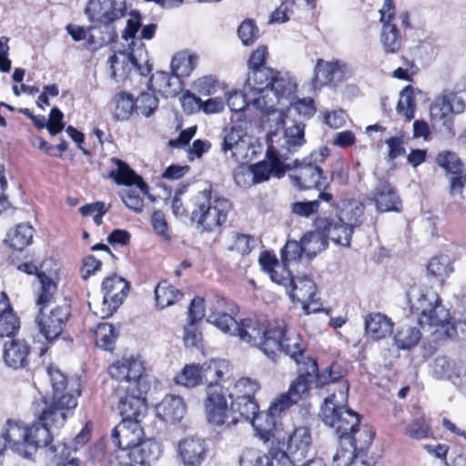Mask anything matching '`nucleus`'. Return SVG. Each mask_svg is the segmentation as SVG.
<instances>
[{"label": "nucleus", "instance_id": "f257e3e1", "mask_svg": "<svg viewBox=\"0 0 466 466\" xmlns=\"http://www.w3.org/2000/svg\"><path fill=\"white\" fill-rule=\"evenodd\" d=\"M108 373L116 380L108 399L111 408L119 412L122 420H141L147 413L143 395L150 388L142 361L122 359L109 367Z\"/></svg>", "mask_w": 466, "mask_h": 466}, {"label": "nucleus", "instance_id": "f03ea898", "mask_svg": "<svg viewBox=\"0 0 466 466\" xmlns=\"http://www.w3.org/2000/svg\"><path fill=\"white\" fill-rule=\"evenodd\" d=\"M46 372L53 390L52 398L48 400L45 397L41 403H35V413L39 420L62 427L77 405L76 396L79 395V391L67 390L66 377L60 370L49 366Z\"/></svg>", "mask_w": 466, "mask_h": 466}, {"label": "nucleus", "instance_id": "7ed1b4c3", "mask_svg": "<svg viewBox=\"0 0 466 466\" xmlns=\"http://www.w3.org/2000/svg\"><path fill=\"white\" fill-rule=\"evenodd\" d=\"M338 393L328 396L321 406V419L329 428L334 430L339 442H349L357 440L355 435L360 431V415L347 408L349 383L339 381L337 384Z\"/></svg>", "mask_w": 466, "mask_h": 466}, {"label": "nucleus", "instance_id": "20e7f679", "mask_svg": "<svg viewBox=\"0 0 466 466\" xmlns=\"http://www.w3.org/2000/svg\"><path fill=\"white\" fill-rule=\"evenodd\" d=\"M230 209V202L225 198L213 196L208 184H205L189 200L192 221L207 231H213L223 225Z\"/></svg>", "mask_w": 466, "mask_h": 466}, {"label": "nucleus", "instance_id": "39448f33", "mask_svg": "<svg viewBox=\"0 0 466 466\" xmlns=\"http://www.w3.org/2000/svg\"><path fill=\"white\" fill-rule=\"evenodd\" d=\"M49 432L44 425L28 426L16 420H8L0 433V453L8 447L25 458H30L41 443H46Z\"/></svg>", "mask_w": 466, "mask_h": 466}, {"label": "nucleus", "instance_id": "423d86ee", "mask_svg": "<svg viewBox=\"0 0 466 466\" xmlns=\"http://www.w3.org/2000/svg\"><path fill=\"white\" fill-rule=\"evenodd\" d=\"M406 297L410 312L418 315V322L422 328L445 327L450 324L449 310L431 288L423 285L410 286Z\"/></svg>", "mask_w": 466, "mask_h": 466}, {"label": "nucleus", "instance_id": "0eeeda50", "mask_svg": "<svg viewBox=\"0 0 466 466\" xmlns=\"http://www.w3.org/2000/svg\"><path fill=\"white\" fill-rule=\"evenodd\" d=\"M329 154L327 147H322L319 151L312 152L309 157L299 162H293L294 170L289 175L293 185L300 190L319 188L326 185V177L322 174L320 164Z\"/></svg>", "mask_w": 466, "mask_h": 466}, {"label": "nucleus", "instance_id": "6e6552de", "mask_svg": "<svg viewBox=\"0 0 466 466\" xmlns=\"http://www.w3.org/2000/svg\"><path fill=\"white\" fill-rule=\"evenodd\" d=\"M279 324H268L258 318H248L238 325L237 335L241 340L259 349L265 355L271 354L278 349V334H274Z\"/></svg>", "mask_w": 466, "mask_h": 466}, {"label": "nucleus", "instance_id": "1a4fd4ad", "mask_svg": "<svg viewBox=\"0 0 466 466\" xmlns=\"http://www.w3.org/2000/svg\"><path fill=\"white\" fill-rule=\"evenodd\" d=\"M464 100L456 93L445 89L432 102L430 106V116L433 126L443 128L442 133L448 137L455 136V114H461L465 109Z\"/></svg>", "mask_w": 466, "mask_h": 466}, {"label": "nucleus", "instance_id": "9d476101", "mask_svg": "<svg viewBox=\"0 0 466 466\" xmlns=\"http://www.w3.org/2000/svg\"><path fill=\"white\" fill-rule=\"evenodd\" d=\"M297 90V83L293 77L287 74L275 72L271 78L270 87L264 89V96L252 98L255 108L263 114L278 111L277 106L281 99L293 100Z\"/></svg>", "mask_w": 466, "mask_h": 466}, {"label": "nucleus", "instance_id": "9b49d317", "mask_svg": "<svg viewBox=\"0 0 466 466\" xmlns=\"http://www.w3.org/2000/svg\"><path fill=\"white\" fill-rule=\"evenodd\" d=\"M318 370V364L313 359H307L304 366L299 367L298 377L290 383L289 390L280 394L277 400V405H282L286 410L296 404L309 391L314 376Z\"/></svg>", "mask_w": 466, "mask_h": 466}, {"label": "nucleus", "instance_id": "f8f14e48", "mask_svg": "<svg viewBox=\"0 0 466 466\" xmlns=\"http://www.w3.org/2000/svg\"><path fill=\"white\" fill-rule=\"evenodd\" d=\"M227 390L223 387L210 388L207 390L205 410L209 423L229 429L238 422L237 415L228 413Z\"/></svg>", "mask_w": 466, "mask_h": 466}, {"label": "nucleus", "instance_id": "ddd939ff", "mask_svg": "<svg viewBox=\"0 0 466 466\" xmlns=\"http://www.w3.org/2000/svg\"><path fill=\"white\" fill-rule=\"evenodd\" d=\"M69 315L70 309L67 304L51 309H39L35 319L39 333L47 342L57 339L66 327Z\"/></svg>", "mask_w": 466, "mask_h": 466}, {"label": "nucleus", "instance_id": "4468645a", "mask_svg": "<svg viewBox=\"0 0 466 466\" xmlns=\"http://www.w3.org/2000/svg\"><path fill=\"white\" fill-rule=\"evenodd\" d=\"M221 150L224 154L230 153L236 161H245L249 153L253 154L251 138L240 126L225 127L220 135Z\"/></svg>", "mask_w": 466, "mask_h": 466}, {"label": "nucleus", "instance_id": "2eb2a0df", "mask_svg": "<svg viewBox=\"0 0 466 466\" xmlns=\"http://www.w3.org/2000/svg\"><path fill=\"white\" fill-rule=\"evenodd\" d=\"M126 10L127 6L123 1L88 0L84 12L89 22L108 25L122 18Z\"/></svg>", "mask_w": 466, "mask_h": 466}, {"label": "nucleus", "instance_id": "dca6fc26", "mask_svg": "<svg viewBox=\"0 0 466 466\" xmlns=\"http://www.w3.org/2000/svg\"><path fill=\"white\" fill-rule=\"evenodd\" d=\"M102 290L104 298L99 315L101 319H106L113 315L127 296L129 284L122 277L112 275L103 281Z\"/></svg>", "mask_w": 466, "mask_h": 466}, {"label": "nucleus", "instance_id": "f3484780", "mask_svg": "<svg viewBox=\"0 0 466 466\" xmlns=\"http://www.w3.org/2000/svg\"><path fill=\"white\" fill-rule=\"evenodd\" d=\"M208 321L218 329L230 335H237L239 323L232 316L237 312V307L226 299L215 296L209 304Z\"/></svg>", "mask_w": 466, "mask_h": 466}, {"label": "nucleus", "instance_id": "a211bd4d", "mask_svg": "<svg viewBox=\"0 0 466 466\" xmlns=\"http://www.w3.org/2000/svg\"><path fill=\"white\" fill-rule=\"evenodd\" d=\"M267 157L268 161H260L257 164L251 165L247 168L246 173L250 177L253 184H258L269 179L271 175L277 177H281L287 169L292 168L289 163L284 162L279 156L274 153V147L272 144L268 145L267 150Z\"/></svg>", "mask_w": 466, "mask_h": 466}, {"label": "nucleus", "instance_id": "6ab92c4d", "mask_svg": "<svg viewBox=\"0 0 466 466\" xmlns=\"http://www.w3.org/2000/svg\"><path fill=\"white\" fill-rule=\"evenodd\" d=\"M142 25L141 15L138 11H131L129 18L127 21V26L122 33V37L128 41L132 40L130 44V57L132 60V68H136L141 76H147L151 71V66L148 64L147 53L143 49H135L136 35L138 33Z\"/></svg>", "mask_w": 466, "mask_h": 466}, {"label": "nucleus", "instance_id": "aec40b11", "mask_svg": "<svg viewBox=\"0 0 466 466\" xmlns=\"http://www.w3.org/2000/svg\"><path fill=\"white\" fill-rule=\"evenodd\" d=\"M274 334L279 335L277 339L278 349L271 354L266 355L268 359L275 360L278 354L283 352L294 360L299 367L304 366V361L307 359H311L305 356L302 340L295 332L287 331L284 327L279 325L276 327Z\"/></svg>", "mask_w": 466, "mask_h": 466}, {"label": "nucleus", "instance_id": "412c9836", "mask_svg": "<svg viewBox=\"0 0 466 466\" xmlns=\"http://www.w3.org/2000/svg\"><path fill=\"white\" fill-rule=\"evenodd\" d=\"M33 425H44L46 427L49 432V437L46 441V443H41V445L38 446V448L45 447L46 449V456L47 466H65L71 461H74L76 466H79V461L74 457H71V448H69L63 441H54L50 430V427L52 426L57 428L54 423L49 422L46 424L45 421L39 420Z\"/></svg>", "mask_w": 466, "mask_h": 466}, {"label": "nucleus", "instance_id": "4be33fe9", "mask_svg": "<svg viewBox=\"0 0 466 466\" xmlns=\"http://www.w3.org/2000/svg\"><path fill=\"white\" fill-rule=\"evenodd\" d=\"M141 420H122L112 431L113 442L123 451H129L143 440Z\"/></svg>", "mask_w": 466, "mask_h": 466}, {"label": "nucleus", "instance_id": "5701e85b", "mask_svg": "<svg viewBox=\"0 0 466 466\" xmlns=\"http://www.w3.org/2000/svg\"><path fill=\"white\" fill-rule=\"evenodd\" d=\"M369 200L379 212H399L401 208V200L395 187L386 180H380L375 186Z\"/></svg>", "mask_w": 466, "mask_h": 466}, {"label": "nucleus", "instance_id": "b1692460", "mask_svg": "<svg viewBox=\"0 0 466 466\" xmlns=\"http://www.w3.org/2000/svg\"><path fill=\"white\" fill-rule=\"evenodd\" d=\"M177 452L184 466H200L207 457L208 445L204 439L189 436L178 441Z\"/></svg>", "mask_w": 466, "mask_h": 466}, {"label": "nucleus", "instance_id": "393cba45", "mask_svg": "<svg viewBox=\"0 0 466 466\" xmlns=\"http://www.w3.org/2000/svg\"><path fill=\"white\" fill-rule=\"evenodd\" d=\"M315 225L316 228L323 230L327 238H330L334 243L344 247L350 246L354 229L344 222H340L339 218L319 217L316 219Z\"/></svg>", "mask_w": 466, "mask_h": 466}, {"label": "nucleus", "instance_id": "a878e982", "mask_svg": "<svg viewBox=\"0 0 466 466\" xmlns=\"http://www.w3.org/2000/svg\"><path fill=\"white\" fill-rule=\"evenodd\" d=\"M285 410H287L282 405H277V400H275L267 411H258L250 423L257 434L261 439L268 441L271 436H274L277 418Z\"/></svg>", "mask_w": 466, "mask_h": 466}, {"label": "nucleus", "instance_id": "bb28decb", "mask_svg": "<svg viewBox=\"0 0 466 466\" xmlns=\"http://www.w3.org/2000/svg\"><path fill=\"white\" fill-rule=\"evenodd\" d=\"M29 354L30 347L24 339H12L4 345V361L11 369L25 368L29 362Z\"/></svg>", "mask_w": 466, "mask_h": 466}, {"label": "nucleus", "instance_id": "cd10ccee", "mask_svg": "<svg viewBox=\"0 0 466 466\" xmlns=\"http://www.w3.org/2000/svg\"><path fill=\"white\" fill-rule=\"evenodd\" d=\"M312 446V437L309 428L298 427L290 434L288 441V451L291 460L295 465L296 461H301L305 459Z\"/></svg>", "mask_w": 466, "mask_h": 466}, {"label": "nucleus", "instance_id": "c85d7f7f", "mask_svg": "<svg viewBox=\"0 0 466 466\" xmlns=\"http://www.w3.org/2000/svg\"><path fill=\"white\" fill-rule=\"evenodd\" d=\"M161 452L160 446L152 440H142L129 451L127 455L130 459V465L149 466L157 460Z\"/></svg>", "mask_w": 466, "mask_h": 466}, {"label": "nucleus", "instance_id": "c756f323", "mask_svg": "<svg viewBox=\"0 0 466 466\" xmlns=\"http://www.w3.org/2000/svg\"><path fill=\"white\" fill-rule=\"evenodd\" d=\"M110 162L114 168L109 172L108 177L114 179L118 185H137L143 194H147V184L127 163L116 157H111Z\"/></svg>", "mask_w": 466, "mask_h": 466}, {"label": "nucleus", "instance_id": "7c9ffc66", "mask_svg": "<svg viewBox=\"0 0 466 466\" xmlns=\"http://www.w3.org/2000/svg\"><path fill=\"white\" fill-rule=\"evenodd\" d=\"M20 319L5 292H0V338H14L19 331Z\"/></svg>", "mask_w": 466, "mask_h": 466}, {"label": "nucleus", "instance_id": "2f4dec72", "mask_svg": "<svg viewBox=\"0 0 466 466\" xmlns=\"http://www.w3.org/2000/svg\"><path fill=\"white\" fill-rule=\"evenodd\" d=\"M149 88L154 93H158L165 97H173L182 90V81L174 75L159 71L149 79Z\"/></svg>", "mask_w": 466, "mask_h": 466}, {"label": "nucleus", "instance_id": "473e14b6", "mask_svg": "<svg viewBox=\"0 0 466 466\" xmlns=\"http://www.w3.org/2000/svg\"><path fill=\"white\" fill-rule=\"evenodd\" d=\"M461 366L445 356L437 357L431 365V373L437 380H448L458 387H462Z\"/></svg>", "mask_w": 466, "mask_h": 466}, {"label": "nucleus", "instance_id": "72a5a7b5", "mask_svg": "<svg viewBox=\"0 0 466 466\" xmlns=\"http://www.w3.org/2000/svg\"><path fill=\"white\" fill-rule=\"evenodd\" d=\"M186 411L187 408L183 399L176 395L165 396L156 406L157 417L171 423L181 420Z\"/></svg>", "mask_w": 466, "mask_h": 466}, {"label": "nucleus", "instance_id": "f704fd0d", "mask_svg": "<svg viewBox=\"0 0 466 466\" xmlns=\"http://www.w3.org/2000/svg\"><path fill=\"white\" fill-rule=\"evenodd\" d=\"M366 335L373 340H380L391 335L394 323L385 314L370 313L365 318Z\"/></svg>", "mask_w": 466, "mask_h": 466}, {"label": "nucleus", "instance_id": "c9c22d12", "mask_svg": "<svg viewBox=\"0 0 466 466\" xmlns=\"http://www.w3.org/2000/svg\"><path fill=\"white\" fill-rule=\"evenodd\" d=\"M303 124H296L288 127L284 132L283 144L279 148L274 147V153L279 156L284 162L288 159L289 153H294L306 142L304 137Z\"/></svg>", "mask_w": 466, "mask_h": 466}, {"label": "nucleus", "instance_id": "e433bc0d", "mask_svg": "<svg viewBox=\"0 0 466 466\" xmlns=\"http://www.w3.org/2000/svg\"><path fill=\"white\" fill-rule=\"evenodd\" d=\"M364 209L365 206L362 202L356 199H344L338 206L336 217L339 218L340 222H344L355 229L363 223Z\"/></svg>", "mask_w": 466, "mask_h": 466}, {"label": "nucleus", "instance_id": "4c0bfd02", "mask_svg": "<svg viewBox=\"0 0 466 466\" xmlns=\"http://www.w3.org/2000/svg\"><path fill=\"white\" fill-rule=\"evenodd\" d=\"M201 367L202 383L210 388L221 387L218 383L230 371L229 363L225 360H210Z\"/></svg>", "mask_w": 466, "mask_h": 466}, {"label": "nucleus", "instance_id": "58836bf2", "mask_svg": "<svg viewBox=\"0 0 466 466\" xmlns=\"http://www.w3.org/2000/svg\"><path fill=\"white\" fill-rule=\"evenodd\" d=\"M274 74L275 72L268 67L249 70L244 89L256 94V97H263L264 89L270 87Z\"/></svg>", "mask_w": 466, "mask_h": 466}, {"label": "nucleus", "instance_id": "ea45409f", "mask_svg": "<svg viewBox=\"0 0 466 466\" xmlns=\"http://www.w3.org/2000/svg\"><path fill=\"white\" fill-rule=\"evenodd\" d=\"M380 42L385 54H396L402 46V35L396 25L385 23L382 25Z\"/></svg>", "mask_w": 466, "mask_h": 466}, {"label": "nucleus", "instance_id": "a19ab883", "mask_svg": "<svg viewBox=\"0 0 466 466\" xmlns=\"http://www.w3.org/2000/svg\"><path fill=\"white\" fill-rule=\"evenodd\" d=\"M185 110H192L194 106L203 110L207 114H214L220 112L224 108V100L220 97L209 98L207 101H202L199 97L187 91L181 99Z\"/></svg>", "mask_w": 466, "mask_h": 466}, {"label": "nucleus", "instance_id": "79ce46f5", "mask_svg": "<svg viewBox=\"0 0 466 466\" xmlns=\"http://www.w3.org/2000/svg\"><path fill=\"white\" fill-rule=\"evenodd\" d=\"M230 410L233 415H237L238 421L244 420L251 422L258 411V405L254 400V397H235L232 399Z\"/></svg>", "mask_w": 466, "mask_h": 466}, {"label": "nucleus", "instance_id": "37998d69", "mask_svg": "<svg viewBox=\"0 0 466 466\" xmlns=\"http://www.w3.org/2000/svg\"><path fill=\"white\" fill-rule=\"evenodd\" d=\"M198 56L187 51L177 53L171 61V69L180 80L188 76L195 69Z\"/></svg>", "mask_w": 466, "mask_h": 466}, {"label": "nucleus", "instance_id": "c03bdc74", "mask_svg": "<svg viewBox=\"0 0 466 466\" xmlns=\"http://www.w3.org/2000/svg\"><path fill=\"white\" fill-rule=\"evenodd\" d=\"M33 235V227L27 224H19L8 232L5 242L15 250H23L31 243Z\"/></svg>", "mask_w": 466, "mask_h": 466}, {"label": "nucleus", "instance_id": "a18cd8bd", "mask_svg": "<svg viewBox=\"0 0 466 466\" xmlns=\"http://www.w3.org/2000/svg\"><path fill=\"white\" fill-rule=\"evenodd\" d=\"M289 287L292 299L298 302L308 301L316 296V283L307 276L297 277Z\"/></svg>", "mask_w": 466, "mask_h": 466}, {"label": "nucleus", "instance_id": "49530a36", "mask_svg": "<svg viewBox=\"0 0 466 466\" xmlns=\"http://www.w3.org/2000/svg\"><path fill=\"white\" fill-rule=\"evenodd\" d=\"M304 253L312 258L319 252L328 247V238L323 230L317 228L315 231L306 233L301 238Z\"/></svg>", "mask_w": 466, "mask_h": 466}, {"label": "nucleus", "instance_id": "de8ad7c7", "mask_svg": "<svg viewBox=\"0 0 466 466\" xmlns=\"http://www.w3.org/2000/svg\"><path fill=\"white\" fill-rule=\"evenodd\" d=\"M111 78L116 82L124 80L132 70V60L125 53L115 54L108 58Z\"/></svg>", "mask_w": 466, "mask_h": 466}, {"label": "nucleus", "instance_id": "09e8293b", "mask_svg": "<svg viewBox=\"0 0 466 466\" xmlns=\"http://www.w3.org/2000/svg\"><path fill=\"white\" fill-rule=\"evenodd\" d=\"M182 297V292L167 281L158 283L155 289L156 304L159 309L173 305L180 300Z\"/></svg>", "mask_w": 466, "mask_h": 466}, {"label": "nucleus", "instance_id": "8fccbe9b", "mask_svg": "<svg viewBox=\"0 0 466 466\" xmlns=\"http://www.w3.org/2000/svg\"><path fill=\"white\" fill-rule=\"evenodd\" d=\"M113 114L117 120H127L135 110V101L132 95L127 92L116 94L113 100Z\"/></svg>", "mask_w": 466, "mask_h": 466}, {"label": "nucleus", "instance_id": "3c124183", "mask_svg": "<svg viewBox=\"0 0 466 466\" xmlns=\"http://www.w3.org/2000/svg\"><path fill=\"white\" fill-rule=\"evenodd\" d=\"M37 279L41 284V290L36 304L39 309H48L55 299V294L57 289L56 283L44 272L38 273Z\"/></svg>", "mask_w": 466, "mask_h": 466}, {"label": "nucleus", "instance_id": "603ef678", "mask_svg": "<svg viewBox=\"0 0 466 466\" xmlns=\"http://www.w3.org/2000/svg\"><path fill=\"white\" fill-rule=\"evenodd\" d=\"M420 338V329L410 325H403L398 329L394 339L399 349L410 350L419 343Z\"/></svg>", "mask_w": 466, "mask_h": 466}, {"label": "nucleus", "instance_id": "864d4df0", "mask_svg": "<svg viewBox=\"0 0 466 466\" xmlns=\"http://www.w3.org/2000/svg\"><path fill=\"white\" fill-rule=\"evenodd\" d=\"M414 88L410 86H406L400 96L397 105V112L403 115L407 121H410L414 117L416 110V102L414 97Z\"/></svg>", "mask_w": 466, "mask_h": 466}, {"label": "nucleus", "instance_id": "5fc2aeb1", "mask_svg": "<svg viewBox=\"0 0 466 466\" xmlns=\"http://www.w3.org/2000/svg\"><path fill=\"white\" fill-rule=\"evenodd\" d=\"M331 73H333L332 61L327 62L321 58L318 59L314 67V76L311 83L313 88L319 89L326 85L331 86Z\"/></svg>", "mask_w": 466, "mask_h": 466}, {"label": "nucleus", "instance_id": "6e6d98bb", "mask_svg": "<svg viewBox=\"0 0 466 466\" xmlns=\"http://www.w3.org/2000/svg\"><path fill=\"white\" fill-rule=\"evenodd\" d=\"M405 434L415 440H422L430 437L432 432L424 416L417 414L407 425Z\"/></svg>", "mask_w": 466, "mask_h": 466}, {"label": "nucleus", "instance_id": "4d7b16f0", "mask_svg": "<svg viewBox=\"0 0 466 466\" xmlns=\"http://www.w3.org/2000/svg\"><path fill=\"white\" fill-rule=\"evenodd\" d=\"M158 107V98L154 92H143L135 101V110L138 115L150 116Z\"/></svg>", "mask_w": 466, "mask_h": 466}, {"label": "nucleus", "instance_id": "13d9d810", "mask_svg": "<svg viewBox=\"0 0 466 466\" xmlns=\"http://www.w3.org/2000/svg\"><path fill=\"white\" fill-rule=\"evenodd\" d=\"M96 343L98 347L112 350L116 338L114 327L109 323H100L95 331Z\"/></svg>", "mask_w": 466, "mask_h": 466}, {"label": "nucleus", "instance_id": "bf43d9fd", "mask_svg": "<svg viewBox=\"0 0 466 466\" xmlns=\"http://www.w3.org/2000/svg\"><path fill=\"white\" fill-rule=\"evenodd\" d=\"M245 93L234 91L228 94L227 101L228 106L231 111L241 112L247 106L255 105L251 102L252 98H257L256 94H253L250 90H245Z\"/></svg>", "mask_w": 466, "mask_h": 466}, {"label": "nucleus", "instance_id": "052dcab7", "mask_svg": "<svg viewBox=\"0 0 466 466\" xmlns=\"http://www.w3.org/2000/svg\"><path fill=\"white\" fill-rule=\"evenodd\" d=\"M437 163L448 173L461 175L463 170V164L458 155L451 151H443L437 156Z\"/></svg>", "mask_w": 466, "mask_h": 466}, {"label": "nucleus", "instance_id": "680f3d73", "mask_svg": "<svg viewBox=\"0 0 466 466\" xmlns=\"http://www.w3.org/2000/svg\"><path fill=\"white\" fill-rule=\"evenodd\" d=\"M201 367L197 364L186 365L181 373L176 378L177 384L192 388L202 383Z\"/></svg>", "mask_w": 466, "mask_h": 466}, {"label": "nucleus", "instance_id": "e2e57ef3", "mask_svg": "<svg viewBox=\"0 0 466 466\" xmlns=\"http://www.w3.org/2000/svg\"><path fill=\"white\" fill-rule=\"evenodd\" d=\"M357 440H350L349 442H339L340 448L337 450L332 457L333 466H349L354 458L357 450Z\"/></svg>", "mask_w": 466, "mask_h": 466}, {"label": "nucleus", "instance_id": "0e129e2a", "mask_svg": "<svg viewBox=\"0 0 466 466\" xmlns=\"http://www.w3.org/2000/svg\"><path fill=\"white\" fill-rule=\"evenodd\" d=\"M427 271L430 275L443 279L446 278L451 271V261L448 256L441 255L432 258L428 266Z\"/></svg>", "mask_w": 466, "mask_h": 466}, {"label": "nucleus", "instance_id": "69168bd1", "mask_svg": "<svg viewBox=\"0 0 466 466\" xmlns=\"http://www.w3.org/2000/svg\"><path fill=\"white\" fill-rule=\"evenodd\" d=\"M259 389V385L256 380L248 378H241L235 384V392L230 393L229 397H254L256 391Z\"/></svg>", "mask_w": 466, "mask_h": 466}, {"label": "nucleus", "instance_id": "338daca9", "mask_svg": "<svg viewBox=\"0 0 466 466\" xmlns=\"http://www.w3.org/2000/svg\"><path fill=\"white\" fill-rule=\"evenodd\" d=\"M238 35L242 44L248 46L258 36V29L251 19L244 20L238 28Z\"/></svg>", "mask_w": 466, "mask_h": 466}, {"label": "nucleus", "instance_id": "774afa93", "mask_svg": "<svg viewBox=\"0 0 466 466\" xmlns=\"http://www.w3.org/2000/svg\"><path fill=\"white\" fill-rule=\"evenodd\" d=\"M288 263L282 260L281 263L277 265L270 276L272 281L287 288L291 286L295 279L288 268Z\"/></svg>", "mask_w": 466, "mask_h": 466}]
</instances>
